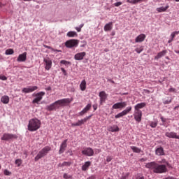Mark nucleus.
<instances>
[{
  "mask_svg": "<svg viewBox=\"0 0 179 179\" xmlns=\"http://www.w3.org/2000/svg\"><path fill=\"white\" fill-rule=\"evenodd\" d=\"M145 168L152 170L156 174H163L167 173V166L164 164H159L156 162H148L145 164Z\"/></svg>",
  "mask_w": 179,
  "mask_h": 179,
  "instance_id": "nucleus-1",
  "label": "nucleus"
},
{
  "mask_svg": "<svg viewBox=\"0 0 179 179\" xmlns=\"http://www.w3.org/2000/svg\"><path fill=\"white\" fill-rule=\"evenodd\" d=\"M41 127V121L38 120L37 117H34L29 120L27 129L28 131H29L30 132H34L40 129Z\"/></svg>",
  "mask_w": 179,
  "mask_h": 179,
  "instance_id": "nucleus-2",
  "label": "nucleus"
},
{
  "mask_svg": "<svg viewBox=\"0 0 179 179\" xmlns=\"http://www.w3.org/2000/svg\"><path fill=\"white\" fill-rule=\"evenodd\" d=\"M50 150H51V147L48 145L45 146L41 151H39L38 155L35 157L34 158L35 162H38L40 159H42V157H44V156H47V155H48Z\"/></svg>",
  "mask_w": 179,
  "mask_h": 179,
  "instance_id": "nucleus-3",
  "label": "nucleus"
},
{
  "mask_svg": "<svg viewBox=\"0 0 179 179\" xmlns=\"http://www.w3.org/2000/svg\"><path fill=\"white\" fill-rule=\"evenodd\" d=\"M64 45L66 48H76L79 45V40L70 39L65 42Z\"/></svg>",
  "mask_w": 179,
  "mask_h": 179,
  "instance_id": "nucleus-4",
  "label": "nucleus"
},
{
  "mask_svg": "<svg viewBox=\"0 0 179 179\" xmlns=\"http://www.w3.org/2000/svg\"><path fill=\"white\" fill-rule=\"evenodd\" d=\"M44 96H45V92H39L35 94V98L32 101L33 104H38L43 100Z\"/></svg>",
  "mask_w": 179,
  "mask_h": 179,
  "instance_id": "nucleus-5",
  "label": "nucleus"
},
{
  "mask_svg": "<svg viewBox=\"0 0 179 179\" xmlns=\"http://www.w3.org/2000/svg\"><path fill=\"white\" fill-rule=\"evenodd\" d=\"M13 139H17V135L9 133H4L3 134V136L1 138V141H13Z\"/></svg>",
  "mask_w": 179,
  "mask_h": 179,
  "instance_id": "nucleus-6",
  "label": "nucleus"
},
{
  "mask_svg": "<svg viewBox=\"0 0 179 179\" xmlns=\"http://www.w3.org/2000/svg\"><path fill=\"white\" fill-rule=\"evenodd\" d=\"M131 111H132V106H128L124 110L117 113L115 116V118H116V120H117L118 118H121L122 117H124V115H127V114H129L131 113Z\"/></svg>",
  "mask_w": 179,
  "mask_h": 179,
  "instance_id": "nucleus-7",
  "label": "nucleus"
},
{
  "mask_svg": "<svg viewBox=\"0 0 179 179\" xmlns=\"http://www.w3.org/2000/svg\"><path fill=\"white\" fill-rule=\"evenodd\" d=\"M73 100V99L72 98H65V99L57 100V103H58L59 106H61L62 107H65V106H67V104H71Z\"/></svg>",
  "mask_w": 179,
  "mask_h": 179,
  "instance_id": "nucleus-8",
  "label": "nucleus"
},
{
  "mask_svg": "<svg viewBox=\"0 0 179 179\" xmlns=\"http://www.w3.org/2000/svg\"><path fill=\"white\" fill-rule=\"evenodd\" d=\"M142 110H136L134 109V113L133 114L134 120L136 122L139 123L142 121Z\"/></svg>",
  "mask_w": 179,
  "mask_h": 179,
  "instance_id": "nucleus-9",
  "label": "nucleus"
},
{
  "mask_svg": "<svg viewBox=\"0 0 179 179\" xmlns=\"http://www.w3.org/2000/svg\"><path fill=\"white\" fill-rule=\"evenodd\" d=\"M43 62L45 63V71H50L52 67V60L50 57H46L43 59Z\"/></svg>",
  "mask_w": 179,
  "mask_h": 179,
  "instance_id": "nucleus-10",
  "label": "nucleus"
},
{
  "mask_svg": "<svg viewBox=\"0 0 179 179\" xmlns=\"http://www.w3.org/2000/svg\"><path fill=\"white\" fill-rule=\"evenodd\" d=\"M82 155H84L85 156L92 157L93 155H94V150L92 149V148L88 147L85 148L84 150L81 152Z\"/></svg>",
  "mask_w": 179,
  "mask_h": 179,
  "instance_id": "nucleus-11",
  "label": "nucleus"
},
{
  "mask_svg": "<svg viewBox=\"0 0 179 179\" xmlns=\"http://www.w3.org/2000/svg\"><path fill=\"white\" fill-rule=\"evenodd\" d=\"M127 106V101L117 102L113 105L112 108L113 110H118L120 108H125Z\"/></svg>",
  "mask_w": 179,
  "mask_h": 179,
  "instance_id": "nucleus-12",
  "label": "nucleus"
},
{
  "mask_svg": "<svg viewBox=\"0 0 179 179\" xmlns=\"http://www.w3.org/2000/svg\"><path fill=\"white\" fill-rule=\"evenodd\" d=\"M38 89L37 86H29L28 87H24L22 89V93H33V92H36Z\"/></svg>",
  "mask_w": 179,
  "mask_h": 179,
  "instance_id": "nucleus-13",
  "label": "nucleus"
},
{
  "mask_svg": "<svg viewBox=\"0 0 179 179\" xmlns=\"http://www.w3.org/2000/svg\"><path fill=\"white\" fill-rule=\"evenodd\" d=\"M99 96L100 99V104H103V103H106L108 95L107 94V93H106L105 91H101L99 92Z\"/></svg>",
  "mask_w": 179,
  "mask_h": 179,
  "instance_id": "nucleus-14",
  "label": "nucleus"
},
{
  "mask_svg": "<svg viewBox=\"0 0 179 179\" xmlns=\"http://www.w3.org/2000/svg\"><path fill=\"white\" fill-rule=\"evenodd\" d=\"M67 142L68 139H66L62 143L59 150V155H62L66 150V146H68V144H66Z\"/></svg>",
  "mask_w": 179,
  "mask_h": 179,
  "instance_id": "nucleus-15",
  "label": "nucleus"
},
{
  "mask_svg": "<svg viewBox=\"0 0 179 179\" xmlns=\"http://www.w3.org/2000/svg\"><path fill=\"white\" fill-rule=\"evenodd\" d=\"M86 57V52H80L78 53H76L74 55V59L76 61H82V59H83V58H85Z\"/></svg>",
  "mask_w": 179,
  "mask_h": 179,
  "instance_id": "nucleus-16",
  "label": "nucleus"
},
{
  "mask_svg": "<svg viewBox=\"0 0 179 179\" xmlns=\"http://www.w3.org/2000/svg\"><path fill=\"white\" fill-rule=\"evenodd\" d=\"M57 108H59V106H58V102H57V101L46 106V110L48 111H54V110H57Z\"/></svg>",
  "mask_w": 179,
  "mask_h": 179,
  "instance_id": "nucleus-17",
  "label": "nucleus"
},
{
  "mask_svg": "<svg viewBox=\"0 0 179 179\" xmlns=\"http://www.w3.org/2000/svg\"><path fill=\"white\" fill-rule=\"evenodd\" d=\"M165 136H166V138H170L171 139H179V135H178L177 133L174 131L166 132Z\"/></svg>",
  "mask_w": 179,
  "mask_h": 179,
  "instance_id": "nucleus-18",
  "label": "nucleus"
},
{
  "mask_svg": "<svg viewBox=\"0 0 179 179\" xmlns=\"http://www.w3.org/2000/svg\"><path fill=\"white\" fill-rule=\"evenodd\" d=\"M27 59V52H24L22 54L18 55L17 59V62H26Z\"/></svg>",
  "mask_w": 179,
  "mask_h": 179,
  "instance_id": "nucleus-19",
  "label": "nucleus"
},
{
  "mask_svg": "<svg viewBox=\"0 0 179 179\" xmlns=\"http://www.w3.org/2000/svg\"><path fill=\"white\" fill-rule=\"evenodd\" d=\"M92 108V103H88L79 113L78 115L83 117L84 114H86Z\"/></svg>",
  "mask_w": 179,
  "mask_h": 179,
  "instance_id": "nucleus-20",
  "label": "nucleus"
},
{
  "mask_svg": "<svg viewBox=\"0 0 179 179\" xmlns=\"http://www.w3.org/2000/svg\"><path fill=\"white\" fill-rule=\"evenodd\" d=\"M145 107H146L145 102L138 103L134 106V110L141 111V110H142V108H145Z\"/></svg>",
  "mask_w": 179,
  "mask_h": 179,
  "instance_id": "nucleus-21",
  "label": "nucleus"
},
{
  "mask_svg": "<svg viewBox=\"0 0 179 179\" xmlns=\"http://www.w3.org/2000/svg\"><path fill=\"white\" fill-rule=\"evenodd\" d=\"M113 24H114V22H110L106 24L103 27L104 31H111V30H113V27L114 26Z\"/></svg>",
  "mask_w": 179,
  "mask_h": 179,
  "instance_id": "nucleus-22",
  "label": "nucleus"
},
{
  "mask_svg": "<svg viewBox=\"0 0 179 179\" xmlns=\"http://www.w3.org/2000/svg\"><path fill=\"white\" fill-rule=\"evenodd\" d=\"M155 155L157 156H164V149L163 147L160 146L159 148H157L155 149Z\"/></svg>",
  "mask_w": 179,
  "mask_h": 179,
  "instance_id": "nucleus-23",
  "label": "nucleus"
},
{
  "mask_svg": "<svg viewBox=\"0 0 179 179\" xmlns=\"http://www.w3.org/2000/svg\"><path fill=\"white\" fill-rule=\"evenodd\" d=\"M92 166V162L87 161L84 163V164L81 167L82 171H87L89 170V167Z\"/></svg>",
  "mask_w": 179,
  "mask_h": 179,
  "instance_id": "nucleus-24",
  "label": "nucleus"
},
{
  "mask_svg": "<svg viewBox=\"0 0 179 179\" xmlns=\"http://www.w3.org/2000/svg\"><path fill=\"white\" fill-rule=\"evenodd\" d=\"M145 38H146V35L145 34H141L136 38L135 41L136 43H142L145 41Z\"/></svg>",
  "mask_w": 179,
  "mask_h": 179,
  "instance_id": "nucleus-25",
  "label": "nucleus"
},
{
  "mask_svg": "<svg viewBox=\"0 0 179 179\" xmlns=\"http://www.w3.org/2000/svg\"><path fill=\"white\" fill-rule=\"evenodd\" d=\"M108 131L109 132H118L120 131V127H118L117 125H113V126H109L108 127Z\"/></svg>",
  "mask_w": 179,
  "mask_h": 179,
  "instance_id": "nucleus-26",
  "label": "nucleus"
},
{
  "mask_svg": "<svg viewBox=\"0 0 179 179\" xmlns=\"http://www.w3.org/2000/svg\"><path fill=\"white\" fill-rule=\"evenodd\" d=\"M167 54V50H164L157 53V55L155 57V59H160L162 57H164Z\"/></svg>",
  "mask_w": 179,
  "mask_h": 179,
  "instance_id": "nucleus-27",
  "label": "nucleus"
},
{
  "mask_svg": "<svg viewBox=\"0 0 179 179\" xmlns=\"http://www.w3.org/2000/svg\"><path fill=\"white\" fill-rule=\"evenodd\" d=\"M86 122V120L82 119L80 120H78L77 122L72 123L71 127H80L83 125Z\"/></svg>",
  "mask_w": 179,
  "mask_h": 179,
  "instance_id": "nucleus-28",
  "label": "nucleus"
},
{
  "mask_svg": "<svg viewBox=\"0 0 179 179\" xmlns=\"http://www.w3.org/2000/svg\"><path fill=\"white\" fill-rule=\"evenodd\" d=\"M169 8H170V6L169 5H166L165 7L162 6L157 8L156 10L157 12H158V13H162V12H166L167 9H169Z\"/></svg>",
  "mask_w": 179,
  "mask_h": 179,
  "instance_id": "nucleus-29",
  "label": "nucleus"
},
{
  "mask_svg": "<svg viewBox=\"0 0 179 179\" xmlns=\"http://www.w3.org/2000/svg\"><path fill=\"white\" fill-rule=\"evenodd\" d=\"M128 3L131 5H136V3H141V2H145V0H125Z\"/></svg>",
  "mask_w": 179,
  "mask_h": 179,
  "instance_id": "nucleus-30",
  "label": "nucleus"
},
{
  "mask_svg": "<svg viewBox=\"0 0 179 179\" xmlns=\"http://www.w3.org/2000/svg\"><path fill=\"white\" fill-rule=\"evenodd\" d=\"M1 101L3 104H8L9 103V96L8 95H4L1 98Z\"/></svg>",
  "mask_w": 179,
  "mask_h": 179,
  "instance_id": "nucleus-31",
  "label": "nucleus"
},
{
  "mask_svg": "<svg viewBox=\"0 0 179 179\" xmlns=\"http://www.w3.org/2000/svg\"><path fill=\"white\" fill-rule=\"evenodd\" d=\"M80 89L82 92L86 90V80H83L80 84Z\"/></svg>",
  "mask_w": 179,
  "mask_h": 179,
  "instance_id": "nucleus-32",
  "label": "nucleus"
},
{
  "mask_svg": "<svg viewBox=\"0 0 179 179\" xmlns=\"http://www.w3.org/2000/svg\"><path fill=\"white\" fill-rule=\"evenodd\" d=\"M67 37H77L78 34L75 31H70L66 34Z\"/></svg>",
  "mask_w": 179,
  "mask_h": 179,
  "instance_id": "nucleus-33",
  "label": "nucleus"
},
{
  "mask_svg": "<svg viewBox=\"0 0 179 179\" xmlns=\"http://www.w3.org/2000/svg\"><path fill=\"white\" fill-rule=\"evenodd\" d=\"M130 148L134 153H140L141 152H142V150L138 147L131 146Z\"/></svg>",
  "mask_w": 179,
  "mask_h": 179,
  "instance_id": "nucleus-34",
  "label": "nucleus"
},
{
  "mask_svg": "<svg viewBox=\"0 0 179 179\" xmlns=\"http://www.w3.org/2000/svg\"><path fill=\"white\" fill-rule=\"evenodd\" d=\"M72 164L71 162H64L62 164H59V167H69Z\"/></svg>",
  "mask_w": 179,
  "mask_h": 179,
  "instance_id": "nucleus-35",
  "label": "nucleus"
},
{
  "mask_svg": "<svg viewBox=\"0 0 179 179\" xmlns=\"http://www.w3.org/2000/svg\"><path fill=\"white\" fill-rule=\"evenodd\" d=\"M6 55H13V54H15V51L13 49H7L5 52Z\"/></svg>",
  "mask_w": 179,
  "mask_h": 179,
  "instance_id": "nucleus-36",
  "label": "nucleus"
},
{
  "mask_svg": "<svg viewBox=\"0 0 179 179\" xmlns=\"http://www.w3.org/2000/svg\"><path fill=\"white\" fill-rule=\"evenodd\" d=\"M60 64H62V65H65L66 66H68V65H71V62L66 60H61Z\"/></svg>",
  "mask_w": 179,
  "mask_h": 179,
  "instance_id": "nucleus-37",
  "label": "nucleus"
},
{
  "mask_svg": "<svg viewBox=\"0 0 179 179\" xmlns=\"http://www.w3.org/2000/svg\"><path fill=\"white\" fill-rule=\"evenodd\" d=\"M136 52H137V54H141V52H142V51H143V46H141L140 48H137L135 49Z\"/></svg>",
  "mask_w": 179,
  "mask_h": 179,
  "instance_id": "nucleus-38",
  "label": "nucleus"
},
{
  "mask_svg": "<svg viewBox=\"0 0 179 179\" xmlns=\"http://www.w3.org/2000/svg\"><path fill=\"white\" fill-rule=\"evenodd\" d=\"M150 127H151V128H156V127H157V122H150Z\"/></svg>",
  "mask_w": 179,
  "mask_h": 179,
  "instance_id": "nucleus-39",
  "label": "nucleus"
},
{
  "mask_svg": "<svg viewBox=\"0 0 179 179\" xmlns=\"http://www.w3.org/2000/svg\"><path fill=\"white\" fill-rule=\"evenodd\" d=\"M15 164L17 165V167H20V166H22V159H16Z\"/></svg>",
  "mask_w": 179,
  "mask_h": 179,
  "instance_id": "nucleus-40",
  "label": "nucleus"
},
{
  "mask_svg": "<svg viewBox=\"0 0 179 179\" xmlns=\"http://www.w3.org/2000/svg\"><path fill=\"white\" fill-rule=\"evenodd\" d=\"M63 178L65 179H71L72 178V175H68V173H64Z\"/></svg>",
  "mask_w": 179,
  "mask_h": 179,
  "instance_id": "nucleus-41",
  "label": "nucleus"
},
{
  "mask_svg": "<svg viewBox=\"0 0 179 179\" xmlns=\"http://www.w3.org/2000/svg\"><path fill=\"white\" fill-rule=\"evenodd\" d=\"M4 176H10L12 174V172L9 171L8 169H5L3 171Z\"/></svg>",
  "mask_w": 179,
  "mask_h": 179,
  "instance_id": "nucleus-42",
  "label": "nucleus"
},
{
  "mask_svg": "<svg viewBox=\"0 0 179 179\" xmlns=\"http://www.w3.org/2000/svg\"><path fill=\"white\" fill-rule=\"evenodd\" d=\"M171 99H166L165 101H163L164 104H170V103H171Z\"/></svg>",
  "mask_w": 179,
  "mask_h": 179,
  "instance_id": "nucleus-43",
  "label": "nucleus"
},
{
  "mask_svg": "<svg viewBox=\"0 0 179 179\" xmlns=\"http://www.w3.org/2000/svg\"><path fill=\"white\" fill-rule=\"evenodd\" d=\"M60 69L62 72L64 73V76H66L68 75V73H66V70H65V69L62 67Z\"/></svg>",
  "mask_w": 179,
  "mask_h": 179,
  "instance_id": "nucleus-44",
  "label": "nucleus"
},
{
  "mask_svg": "<svg viewBox=\"0 0 179 179\" xmlns=\"http://www.w3.org/2000/svg\"><path fill=\"white\" fill-rule=\"evenodd\" d=\"M122 3V2L121 1H118L114 3V6H116L117 8H118V6H121V4Z\"/></svg>",
  "mask_w": 179,
  "mask_h": 179,
  "instance_id": "nucleus-45",
  "label": "nucleus"
},
{
  "mask_svg": "<svg viewBox=\"0 0 179 179\" xmlns=\"http://www.w3.org/2000/svg\"><path fill=\"white\" fill-rule=\"evenodd\" d=\"M111 160H113V157H112L111 156H108V157H106V162H107L108 163H110V162H111Z\"/></svg>",
  "mask_w": 179,
  "mask_h": 179,
  "instance_id": "nucleus-46",
  "label": "nucleus"
},
{
  "mask_svg": "<svg viewBox=\"0 0 179 179\" xmlns=\"http://www.w3.org/2000/svg\"><path fill=\"white\" fill-rule=\"evenodd\" d=\"M92 117H93V115H90L89 116H87L84 118V120H85V122H87V120H90V118H92Z\"/></svg>",
  "mask_w": 179,
  "mask_h": 179,
  "instance_id": "nucleus-47",
  "label": "nucleus"
},
{
  "mask_svg": "<svg viewBox=\"0 0 179 179\" xmlns=\"http://www.w3.org/2000/svg\"><path fill=\"white\" fill-rule=\"evenodd\" d=\"M75 29L78 33H80V31H82V28H80V27H76Z\"/></svg>",
  "mask_w": 179,
  "mask_h": 179,
  "instance_id": "nucleus-48",
  "label": "nucleus"
},
{
  "mask_svg": "<svg viewBox=\"0 0 179 179\" xmlns=\"http://www.w3.org/2000/svg\"><path fill=\"white\" fill-rule=\"evenodd\" d=\"M45 48H48V50H54V48H51V46H48L47 45H44Z\"/></svg>",
  "mask_w": 179,
  "mask_h": 179,
  "instance_id": "nucleus-49",
  "label": "nucleus"
},
{
  "mask_svg": "<svg viewBox=\"0 0 179 179\" xmlns=\"http://www.w3.org/2000/svg\"><path fill=\"white\" fill-rule=\"evenodd\" d=\"M169 92L174 93V92H176V88L171 87L169 89Z\"/></svg>",
  "mask_w": 179,
  "mask_h": 179,
  "instance_id": "nucleus-50",
  "label": "nucleus"
},
{
  "mask_svg": "<svg viewBox=\"0 0 179 179\" xmlns=\"http://www.w3.org/2000/svg\"><path fill=\"white\" fill-rule=\"evenodd\" d=\"M1 80H8V77H6L5 76H1Z\"/></svg>",
  "mask_w": 179,
  "mask_h": 179,
  "instance_id": "nucleus-51",
  "label": "nucleus"
},
{
  "mask_svg": "<svg viewBox=\"0 0 179 179\" xmlns=\"http://www.w3.org/2000/svg\"><path fill=\"white\" fill-rule=\"evenodd\" d=\"M92 107H93L94 111H96V110H97V107H98L97 103L94 104L92 106Z\"/></svg>",
  "mask_w": 179,
  "mask_h": 179,
  "instance_id": "nucleus-52",
  "label": "nucleus"
},
{
  "mask_svg": "<svg viewBox=\"0 0 179 179\" xmlns=\"http://www.w3.org/2000/svg\"><path fill=\"white\" fill-rule=\"evenodd\" d=\"M87 179H96V176L94 175H92L91 176H90Z\"/></svg>",
  "mask_w": 179,
  "mask_h": 179,
  "instance_id": "nucleus-53",
  "label": "nucleus"
},
{
  "mask_svg": "<svg viewBox=\"0 0 179 179\" xmlns=\"http://www.w3.org/2000/svg\"><path fill=\"white\" fill-rule=\"evenodd\" d=\"M146 160H148L147 158H141V159H140V162H141L142 163H143V162H146Z\"/></svg>",
  "mask_w": 179,
  "mask_h": 179,
  "instance_id": "nucleus-54",
  "label": "nucleus"
},
{
  "mask_svg": "<svg viewBox=\"0 0 179 179\" xmlns=\"http://www.w3.org/2000/svg\"><path fill=\"white\" fill-rule=\"evenodd\" d=\"M45 90H46V92H50V90H52V88H51V87L49 86V87L45 88Z\"/></svg>",
  "mask_w": 179,
  "mask_h": 179,
  "instance_id": "nucleus-55",
  "label": "nucleus"
},
{
  "mask_svg": "<svg viewBox=\"0 0 179 179\" xmlns=\"http://www.w3.org/2000/svg\"><path fill=\"white\" fill-rule=\"evenodd\" d=\"M53 51L54 52H61V50H57V49H53Z\"/></svg>",
  "mask_w": 179,
  "mask_h": 179,
  "instance_id": "nucleus-56",
  "label": "nucleus"
},
{
  "mask_svg": "<svg viewBox=\"0 0 179 179\" xmlns=\"http://www.w3.org/2000/svg\"><path fill=\"white\" fill-rule=\"evenodd\" d=\"M110 36H115V31H112Z\"/></svg>",
  "mask_w": 179,
  "mask_h": 179,
  "instance_id": "nucleus-57",
  "label": "nucleus"
},
{
  "mask_svg": "<svg viewBox=\"0 0 179 179\" xmlns=\"http://www.w3.org/2000/svg\"><path fill=\"white\" fill-rule=\"evenodd\" d=\"M174 39H173L172 38H170L168 41V43L170 44V43H171Z\"/></svg>",
  "mask_w": 179,
  "mask_h": 179,
  "instance_id": "nucleus-58",
  "label": "nucleus"
},
{
  "mask_svg": "<svg viewBox=\"0 0 179 179\" xmlns=\"http://www.w3.org/2000/svg\"><path fill=\"white\" fill-rule=\"evenodd\" d=\"M136 179H145V177L143 176H138Z\"/></svg>",
  "mask_w": 179,
  "mask_h": 179,
  "instance_id": "nucleus-59",
  "label": "nucleus"
},
{
  "mask_svg": "<svg viewBox=\"0 0 179 179\" xmlns=\"http://www.w3.org/2000/svg\"><path fill=\"white\" fill-rule=\"evenodd\" d=\"M161 121H162V122H166V120H164V117H161Z\"/></svg>",
  "mask_w": 179,
  "mask_h": 179,
  "instance_id": "nucleus-60",
  "label": "nucleus"
},
{
  "mask_svg": "<svg viewBox=\"0 0 179 179\" xmlns=\"http://www.w3.org/2000/svg\"><path fill=\"white\" fill-rule=\"evenodd\" d=\"M84 26H85V24H80L79 25V27H80V29H82V27H83Z\"/></svg>",
  "mask_w": 179,
  "mask_h": 179,
  "instance_id": "nucleus-61",
  "label": "nucleus"
},
{
  "mask_svg": "<svg viewBox=\"0 0 179 179\" xmlns=\"http://www.w3.org/2000/svg\"><path fill=\"white\" fill-rule=\"evenodd\" d=\"M176 54H179V50H174Z\"/></svg>",
  "mask_w": 179,
  "mask_h": 179,
  "instance_id": "nucleus-62",
  "label": "nucleus"
},
{
  "mask_svg": "<svg viewBox=\"0 0 179 179\" xmlns=\"http://www.w3.org/2000/svg\"><path fill=\"white\" fill-rule=\"evenodd\" d=\"M109 80V82H111V83H115L114 80Z\"/></svg>",
  "mask_w": 179,
  "mask_h": 179,
  "instance_id": "nucleus-63",
  "label": "nucleus"
},
{
  "mask_svg": "<svg viewBox=\"0 0 179 179\" xmlns=\"http://www.w3.org/2000/svg\"><path fill=\"white\" fill-rule=\"evenodd\" d=\"M81 47H85V45H81Z\"/></svg>",
  "mask_w": 179,
  "mask_h": 179,
  "instance_id": "nucleus-64",
  "label": "nucleus"
}]
</instances>
